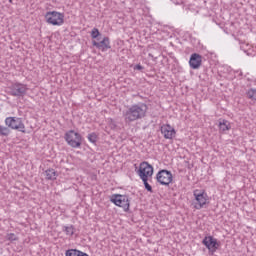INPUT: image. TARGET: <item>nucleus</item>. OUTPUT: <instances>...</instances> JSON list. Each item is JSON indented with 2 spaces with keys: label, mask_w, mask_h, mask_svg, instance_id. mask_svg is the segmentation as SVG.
<instances>
[{
  "label": "nucleus",
  "mask_w": 256,
  "mask_h": 256,
  "mask_svg": "<svg viewBox=\"0 0 256 256\" xmlns=\"http://www.w3.org/2000/svg\"><path fill=\"white\" fill-rule=\"evenodd\" d=\"M147 111H149V106L143 102H139L128 106L126 110L122 112V117L127 125H131V123H135V121L145 119V117H147Z\"/></svg>",
  "instance_id": "f257e3e1"
},
{
  "label": "nucleus",
  "mask_w": 256,
  "mask_h": 256,
  "mask_svg": "<svg viewBox=\"0 0 256 256\" xmlns=\"http://www.w3.org/2000/svg\"><path fill=\"white\" fill-rule=\"evenodd\" d=\"M194 200L192 205L194 209L200 210L203 209L209 203V195L205 190L196 189L193 191Z\"/></svg>",
  "instance_id": "f03ea898"
},
{
  "label": "nucleus",
  "mask_w": 256,
  "mask_h": 256,
  "mask_svg": "<svg viewBox=\"0 0 256 256\" xmlns=\"http://www.w3.org/2000/svg\"><path fill=\"white\" fill-rule=\"evenodd\" d=\"M110 201L114 203L116 207H121L125 213H127L131 207V198L127 195L113 194Z\"/></svg>",
  "instance_id": "7ed1b4c3"
},
{
  "label": "nucleus",
  "mask_w": 256,
  "mask_h": 256,
  "mask_svg": "<svg viewBox=\"0 0 256 256\" xmlns=\"http://www.w3.org/2000/svg\"><path fill=\"white\" fill-rule=\"evenodd\" d=\"M28 91L29 87L21 82H14L8 87V93L12 97H25Z\"/></svg>",
  "instance_id": "20e7f679"
},
{
  "label": "nucleus",
  "mask_w": 256,
  "mask_h": 256,
  "mask_svg": "<svg viewBox=\"0 0 256 256\" xmlns=\"http://www.w3.org/2000/svg\"><path fill=\"white\" fill-rule=\"evenodd\" d=\"M46 23L61 27L65 23V14L57 11H49L45 14Z\"/></svg>",
  "instance_id": "39448f33"
},
{
  "label": "nucleus",
  "mask_w": 256,
  "mask_h": 256,
  "mask_svg": "<svg viewBox=\"0 0 256 256\" xmlns=\"http://www.w3.org/2000/svg\"><path fill=\"white\" fill-rule=\"evenodd\" d=\"M5 125L6 127H9V129L25 133V124L23 123V119L19 117H7L5 119Z\"/></svg>",
  "instance_id": "423d86ee"
},
{
  "label": "nucleus",
  "mask_w": 256,
  "mask_h": 256,
  "mask_svg": "<svg viewBox=\"0 0 256 256\" xmlns=\"http://www.w3.org/2000/svg\"><path fill=\"white\" fill-rule=\"evenodd\" d=\"M65 141L73 147L74 149H78L81 147V134L75 132L74 130H70L65 134Z\"/></svg>",
  "instance_id": "0eeeda50"
},
{
  "label": "nucleus",
  "mask_w": 256,
  "mask_h": 256,
  "mask_svg": "<svg viewBox=\"0 0 256 256\" xmlns=\"http://www.w3.org/2000/svg\"><path fill=\"white\" fill-rule=\"evenodd\" d=\"M202 244H204L206 249H208L209 255H215V253H217V249H219L221 245V243H219V241L213 236H206L202 240Z\"/></svg>",
  "instance_id": "6e6552de"
},
{
  "label": "nucleus",
  "mask_w": 256,
  "mask_h": 256,
  "mask_svg": "<svg viewBox=\"0 0 256 256\" xmlns=\"http://www.w3.org/2000/svg\"><path fill=\"white\" fill-rule=\"evenodd\" d=\"M137 175L140 179H149L153 177V166L149 162H141L139 169L137 170Z\"/></svg>",
  "instance_id": "1a4fd4ad"
},
{
  "label": "nucleus",
  "mask_w": 256,
  "mask_h": 256,
  "mask_svg": "<svg viewBox=\"0 0 256 256\" xmlns=\"http://www.w3.org/2000/svg\"><path fill=\"white\" fill-rule=\"evenodd\" d=\"M156 181L160 185H169L173 181V174L168 170H160L156 174Z\"/></svg>",
  "instance_id": "9d476101"
},
{
  "label": "nucleus",
  "mask_w": 256,
  "mask_h": 256,
  "mask_svg": "<svg viewBox=\"0 0 256 256\" xmlns=\"http://www.w3.org/2000/svg\"><path fill=\"white\" fill-rule=\"evenodd\" d=\"M93 47H96V49H99L103 53L107 51L108 49H111V40H109V37H104L100 42L92 41Z\"/></svg>",
  "instance_id": "9b49d317"
},
{
  "label": "nucleus",
  "mask_w": 256,
  "mask_h": 256,
  "mask_svg": "<svg viewBox=\"0 0 256 256\" xmlns=\"http://www.w3.org/2000/svg\"><path fill=\"white\" fill-rule=\"evenodd\" d=\"M160 131L162 135L164 136V139H173L175 135H177V132L175 131V128L171 126V124H164L160 127Z\"/></svg>",
  "instance_id": "f8f14e48"
},
{
  "label": "nucleus",
  "mask_w": 256,
  "mask_h": 256,
  "mask_svg": "<svg viewBox=\"0 0 256 256\" xmlns=\"http://www.w3.org/2000/svg\"><path fill=\"white\" fill-rule=\"evenodd\" d=\"M203 63V57L200 54L193 53L190 56L189 65L191 69H199Z\"/></svg>",
  "instance_id": "ddd939ff"
},
{
  "label": "nucleus",
  "mask_w": 256,
  "mask_h": 256,
  "mask_svg": "<svg viewBox=\"0 0 256 256\" xmlns=\"http://www.w3.org/2000/svg\"><path fill=\"white\" fill-rule=\"evenodd\" d=\"M65 256H89V254H87L81 250L69 249L65 252Z\"/></svg>",
  "instance_id": "4468645a"
},
{
  "label": "nucleus",
  "mask_w": 256,
  "mask_h": 256,
  "mask_svg": "<svg viewBox=\"0 0 256 256\" xmlns=\"http://www.w3.org/2000/svg\"><path fill=\"white\" fill-rule=\"evenodd\" d=\"M45 175L48 181H55L57 179V171L53 168L46 170Z\"/></svg>",
  "instance_id": "2eb2a0df"
},
{
  "label": "nucleus",
  "mask_w": 256,
  "mask_h": 256,
  "mask_svg": "<svg viewBox=\"0 0 256 256\" xmlns=\"http://www.w3.org/2000/svg\"><path fill=\"white\" fill-rule=\"evenodd\" d=\"M231 129V123L223 119L219 121V130L222 132L229 131Z\"/></svg>",
  "instance_id": "dca6fc26"
},
{
  "label": "nucleus",
  "mask_w": 256,
  "mask_h": 256,
  "mask_svg": "<svg viewBox=\"0 0 256 256\" xmlns=\"http://www.w3.org/2000/svg\"><path fill=\"white\" fill-rule=\"evenodd\" d=\"M62 231L68 237H73V235H75V226H73V225L63 226Z\"/></svg>",
  "instance_id": "f3484780"
},
{
  "label": "nucleus",
  "mask_w": 256,
  "mask_h": 256,
  "mask_svg": "<svg viewBox=\"0 0 256 256\" xmlns=\"http://www.w3.org/2000/svg\"><path fill=\"white\" fill-rule=\"evenodd\" d=\"M9 135H11V129L9 128V126L0 125V136L9 137Z\"/></svg>",
  "instance_id": "a211bd4d"
},
{
  "label": "nucleus",
  "mask_w": 256,
  "mask_h": 256,
  "mask_svg": "<svg viewBox=\"0 0 256 256\" xmlns=\"http://www.w3.org/2000/svg\"><path fill=\"white\" fill-rule=\"evenodd\" d=\"M248 99H251V101H256V89L251 88L246 93Z\"/></svg>",
  "instance_id": "6ab92c4d"
},
{
  "label": "nucleus",
  "mask_w": 256,
  "mask_h": 256,
  "mask_svg": "<svg viewBox=\"0 0 256 256\" xmlns=\"http://www.w3.org/2000/svg\"><path fill=\"white\" fill-rule=\"evenodd\" d=\"M141 180L144 183V187L146 189V191H149V193H153V187L150 186L149 184V178H141Z\"/></svg>",
  "instance_id": "aec40b11"
},
{
  "label": "nucleus",
  "mask_w": 256,
  "mask_h": 256,
  "mask_svg": "<svg viewBox=\"0 0 256 256\" xmlns=\"http://www.w3.org/2000/svg\"><path fill=\"white\" fill-rule=\"evenodd\" d=\"M91 37L92 39H97L99 41V37H101V32H99V29L93 28L91 31Z\"/></svg>",
  "instance_id": "412c9836"
},
{
  "label": "nucleus",
  "mask_w": 256,
  "mask_h": 256,
  "mask_svg": "<svg viewBox=\"0 0 256 256\" xmlns=\"http://www.w3.org/2000/svg\"><path fill=\"white\" fill-rule=\"evenodd\" d=\"M88 141H90V143H97V134H88Z\"/></svg>",
  "instance_id": "4be33fe9"
},
{
  "label": "nucleus",
  "mask_w": 256,
  "mask_h": 256,
  "mask_svg": "<svg viewBox=\"0 0 256 256\" xmlns=\"http://www.w3.org/2000/svg\"><path fill=\"white\" fill-rule=\"evenodd\" d=\"M6 239L8 241H17V236L14 233L7 234Z\"/></svg>",
  "instance_id": "5701e85b"
},
{
  "label": "nucleus",
  "mask_w": 256,
  "mask_h": 256,
  "mask_svg": "<svg viewBox=\"0 0 256 256\" xmlns=\"http://www.w3.org/2000/svg\"><path fill=\"white\" fill-rule=\"evenodd\" d=\"M134 69H136L137 71H143V67L141 66V64H137L136 66H134Z\"/></svg>",
  "instance_id": "b1692460"
}]
</instances>
